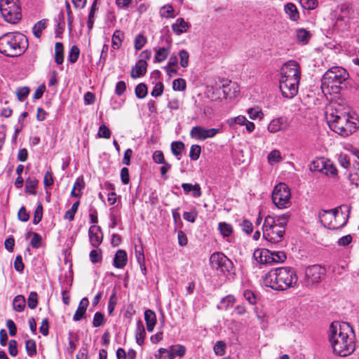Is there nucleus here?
Segmentation results:
<instances>
[{
  "instance_id": "50",
  "label": "nucleus",
  "mask_w": 359,
  "mask_h": 359,
  "mask_svg": "<svg viewBox=\"0 0 359 359\" xmlns=\"http://www.w3.org/2000/svg\"><path fill=\"white\" fill-rule=\"evenodd\" d=\"M28 307L34 309L38 305V294L36 292H31L27 299Z\"/></svg>"
},
{
  "instance_id": "24",
  "label": "nucleus",
  "mask_w": 359,
  "mask_h": 359,
  "mask_svg": "<svg viewBox=\"0 0 359 359\" xmlns=\"http://www.w3.org/2000/svg\"><path fill=\"white\" fill-rule=\"evenodd\" d=\"M189 27L190 25L183 18H180L172 25V29L176 34L180 35L185 32Z\"/></svg>"
},
{
  "instance_id": "54",
  "label": "nucleus",
  "mask_w": 359,
  "mask_h": 359,
  "mask_svg": "<svg viewBox=\"0 0 359 359\" xmlns=\"http://www.w3.org/2000/svg\"><path fill=\"white\" fill-rule=\"evenodd\" d=\"M135 254L137 263L142 264V262H145L143 247L142 244H140L139 246H135Z\"/></svg>"
},
{
  "instance_id": "64",
  "label": "nucleus",
  "mask_w": 359,
  "mask_h": 359,
  "mask_svg": "<svg viewBox=\"0 0 359 359\" xmlns=\"http://www.w3.org/2000/svg\"><path fill=\"white\" fill-rule=\"evenodd\" d=\"M163 90H164L163 83L162 82H158V83H156V85L154 86V87L151 93V95L152 97H159L163 94Z\"/></svg>"
},
{
  "instance_id": "34",
  "label": "nucleus",
  "mask_w": 359,
  "mask_h": 359,
  "mask_svg": "<svg viewBox=\"0 0 359 359\" xmlns=\"http://www.w3.org/2000/svg\"><path fill=\"white\" fill-rule=\"evenodd\" d=\"M124 38V34L121 30H116L111 39V46L114 49H118L121 46V42Z\"/></svg>"
},
{
  "instance_id": "25",
  "label": "nucleus",
  "mask_w": 359,
  "mask_h": 359,
  "mask_svg": "<svg viewBox=\"0 0 359 359\" xmlns=\"http://www.w3.org/2000/svg\"><path fill=\"white\" fill-rule=\"evenodd\" d=\"M186 353V348L180 344L172 345L169 347L168 359H174L176 356L182 357Z\"/></svg>"
},
{
  "instance_id": "11",
  "label": "nucleus",
  "mask_w": 359,
  "mask_h": 359,
  "mask_svg": "<svg viewBox=\"0 0 359 359\" xmlns=\"http://www.w3.org/2000/svg\"><path fill=\"white\" fill-rule=\"evenodd\" d=\"M271 198L278 208H286L291 205L290 189L285 183H279L274 187Z\"/></svg>"
},
{
  "instance_id": "6",
  "label": "nucleus",
  "mask_w": 359,
  "mask_h": 359,
  "mask_svg": "<svg viewBox=\"0 0 359 359\" xmlns=\"http://www.w3.org/2000/svg\"><path fill=\"white\" fill-rule=\"evenodd\" d=\"M348 72L341 67H332L327 70L321 79V89L325 94L339 93L345 88L348 79Z\"/></svg>"
},
{
  "instance_id": "62",
  "label": "nucleus",
  "mask_w": 359,
  "mask_h": 359,
  "mask_svg": "<svg viewBox=\"0 0 359 359\" xmlns=\"http://www.w3.org/2000/svg\"><path fill=\"white\" fill-rule=\"evenodd\" d=\"M300 4L305 9L313 10L318 6V2L317 0H300Z\"/></svg>"
},
{
  "instance_id": "38",
  "label": "nucleus",
  "mask_w": 359,
  "mask_h": 359,
  "mask_svg": "<svg viewBox=\"0 0 359 359\" xmlns=\"http://www.w3.org/2000/svg\"><path fill=\"white\" fill-rule=\"evenodd\" d=\"M174 8L172 5H165L161 8L160 15L162 18H175Z\"/></svg>"
},
{
  "instance_id": "33",
  "label": "nucleus",
  "mask_w": 359,
  "mask_h": 359,
  "mask_svg": "<svg viewBox=\"0 0 359 359\" xmlns=\"http://www.w3.org/2000/svg\"><path fill=\"white\" fill-rule=\"evenodd\" d=\"M64 60V48L60 42L55 45V61L57 65H62Z\"/></svg>"
},
{
  "instance_id": "35",
  "label": "nucleus",
  "mask_w": 359,
  "mask_h": 359,
  "mask_svg": "<svg viewBox=\"0 0 359 359\" xmlns=\"http://www.w3.org/2000/svg\"><path fill=\"white\" fill-rule=\"evenodd\" d=\"M184 148L185 145L181 141H175L171 143L172 153L177 158L178 160L180 159L182 152L184 149Z\"/></svg>"
},
{
  "instance_id": "44",
  "label": "nucleus",
  "mask_w": 359,
  "mask_h": 359,
  "mask_svg": "<svg viewBox=\"0 0 359 359\" xmlns=\"http://www.w3.org/2000/svg\"><path fill=\"white\" fill-rule=\"evenodd\" d=\"M137 98H144L147 95V87L144 83H139L135 90Z\"/></svg>"
},
{
  "instance_id": "45",
  "label": "nucleus",
  "mask_w": 359,
  "mask_h": 359,
  "mask_svg": "<svg viewBox=\"0 0 359 359\" xmlns=\"http://www.w3.org/2000/svg\"><path fill=\"white\" fill-rule=\"evenodd\" d=\"M201 153V147L198 144H193L190 148L189 157L192 161L199 158Z\"/></svg>"
},
{
  "instance_id": "8",
  "label": "nucleus",
  "mask_w": 359,
  "mask_h": 359,
  "mask_svg": "<svg viewBox=\"0 0 359 359\" xmlns=\"http://www.w3.org/2000/svg\"><path fill=\"white\" fill-rule=\"evenodd\" d=\"M332 130L339 135L346 137L354 133L358 126V121L353 117L334 116V118L327 120Z\"/></svg>"
},
{
  "instance_id": "1",
  "label": "nucleus",
  "mask_w": 359,
  "mask_h": 359,
  "mask_svg": "<svg viewBox=\"0 0 359 359\" xmlns=\"http://www.w3.org/2000/svg\"><path fill=\"white\" fill-rule=\"evenodd\" d=\"M328 338L337 355L346 357L355 351V334L348 323L332 322L330 325Z\"/></svg>"
},
{
  "instance_id": "31",
  "label": "nucleus",
  "mask_w": 359,
  "mask_h": 359,
  "mask_svg": "<svg viewBox=\"0 0 359 359\" xmlns=\"http://www.w3.org/2000/svg\"><path fill=\"white\" fill-rule=\"evenodd\" d=\"M26 192L34 195L38 185V180L35 177H29L25 181Z\"/></svg>"
},
{
  "instance_id": "51",
  "label": "nucleus",
  "mask_w": 359,
  "mask_h": 359,
  "mask_svg": "<svg viewBox=\"0 0 359 359\" xmlns=\"http://www.w3.org/2000/svg\"><path fill=\"white\" fill-rule=\"evenodd\" d=\"M43 217V206L41 203H39L37 207L35 209L33 219V224H39Z\"/></svg>"
},
{
  "instance_id": "21",
  "label": "nucleus",
  "mask_w": 359,
  "mask_h": 359,
  "mask_svg": "<svg viewBox=\"0 0 359 359\" xmlns=\"http://www.w3.org/2000/svg\"><path fill=\"white\" fill-rule=\"evenodd\" d=\"M295 36L297 42L301 45L307 44L311 38V32L304 28L297 29Z\"/></svg>"
},
{
  "instance_id": "20",
  "label": "nucleus",
  "mask_w": 359,
  "mask_h": 359,
  "mask_svg": "<svg viewBox=\"0 0 359 359\" xmlns=\"http://www.w3.org/2000/svg\"><path fill=\"white\" fill-rule=\"evenodd\" d=\"M128 262V255L124 250H118L114 256L113 265L115 268L123 269Z\"/></svg>"
},
{
  "instance_id": "58",
  "label": "nucleus",
  "mask_w": 359,
  "mask_h": 359,
  "mask_svg": "<svg viewBox=\"0 0 359 359\" xmlns=\"http://www.w3.org/2000/svg\"><path fill=\"white\" fill-rule=\"evenodd\" d=\"M267 158L270 163H273L279 162L282 158L280 152L277 149H274L269 153V154L267 156Z\"/></svg>"
},
{
  "instance_id": "5",
  "label": "nucleus",
  "mask_w": 359,
  "mask_h": 359,
  "mask_svg": "<svg viewBox=\"0 0 359 359\" xmlns=\"http://www.w3.org/2000/svg\"><path fill=\"white\" fill-rule=\"evenodd\" d=\"M289 217L288 214L276 217L266 216L262 226L263 237L271 244L280 243L284 238Z\"/></svg>"
},
{
  "instance_id": "61",
  "label": "nucleus",
  "mask_w": 359,
  "mask_h": 359,
  "mask_svg": "<svg viewBox=\"0 0 359 359\" xmlns=\"http://www.w3.org/2000/svg\"><path fill=\"white\" fill-rule=\"evenodd\" d=\"M42 244V237L38 233H34L30 241V245L35 249H38Z\"/></svg>"
},
{
  "instance_id": "40",
  "label": "nucleus",
  "mask_w": 359,
  "mask_h": 359,
  "mask_svg": "<svg viewBox=\"0 0 359 359\" xmlns=\"http://www.w3.org/2000/svg\"><path fill=\"white\" fill-rule=\"evenodd\" d=\"M235 302V297L233 295H227L225 297L222 298L220 301V304L218 305L217 308L219 309H225L226 310L231 304Z\"/></svg>"
},
{
  "instance_id": "28",
  "label": "nucleus",
  "mask_w": 359,
  "mask_h": 359,
  "mask_svg": "<svg viewBox=\"0 0 359 359\" xmlns=\"http://www.w3.org/2000/svg\"><path fill=\"white\" fill-rule=\"evenodd\" d=\"M182 187L186 194H188L191 191H193L192 195L195 198H198L202 195L201 187L198 184H195L194 185H193L191 184L183 183L182 184Z\"/></svg>"
},
{
  "instance_id": "12",
  "label": "nucleus",
  "mask_w": 359,
  "mask_h": 359,
  "mask_svg": "<svg viewBox=\"0 0 359 359\" xmlns=\"http://www.w3.org/2000/svg\"><path fill=\"white\" fill-rule=\"evenodd\" d=\"M351 109L342 100L340 102H332L325 112L326 118L332 119L334 116H345L350 115Z\"/></svg>"
},
{
  "instance_id": "63",
  "label": "nucleus",
  "mask_w": 359,
  "mask_h": 359,
  "mask_svg": "<svg viewBox=\"0 0 359 359\" xmlns=\"http://www.w3.org/2000/svg\"><path fill=\"white\" fill-rule=\"evenodd\" d=\"M29 88L27 86L18 88L16 90V95L20 101H23L29 95Z\"/></svg>"
},
{
  "instance_id": "15",
  "label": "nucleus",
  "mask_w": 359,
  "mask_h": 359,
  "mask_svg": "<svg viewBox=\"0 0 359 359\" xmlns=\"http://www.w3.org/2000/svg\"><path fill=\"white\" fill-rule=\"evenodd\" d=\"M289 127V121L287 117L280 116L273 118L268 125L267 130L271 133H275L279 131H285Z\"/></svg>"
},
{
  "instance_id": "32",
  "label": "nucleus",
  "mask_w": 359,
  "mask_h": 359,
  "mask_svg": "<svg viewBox=\"0 0 359 359\" xmlns=\"http://www.w3.org/2000/svg\"><path fill=\"white\" fill-rule=\"evenodd\" d=\"M26 305L25 298L22 295H17L15 297L13 302V309L17 312H22Z\"/></svg>"
},
{
  "instance_id": "23",
  "label": "nucleus",
  "mask_w": 359,
  "mask_h": 359,
  "mask_svg": "<svg viewBox=\"0 0 359 359\" xmlns=\"http://www.w3.org/2000/svg\"><path fill=\"white\" fill-rule=\"evenodd\" d=\"M85 187V182L82 176L79 177L76 179L72 190L71 191V196L75 198H79L81 196V191Z\"/></svg>"
},
{
  "instance_id": "46",
  "label": "nucleus",
  "mask_w": 359,
  "mask_h": 359,
  "mask_svg": "<svg viewBox=\"0 0 359 359\" xmlns=\"http://www.w3.org/2000/svg\"><path fill=\"white\" fill-rule=\"evenodd\" d=\"M327 176L331 177H337V170L334 165L330 161L327 160L326 163V168L323 172Z\"/></svg>"
},
{
  "instance_id": "57",
  "label": "nucleus",
  "mask_w": 359,
  "mask_h": 359,
  "mask_svg": "<svg viewBox=\"0 0 359 359\" xmlns=\"http://www.w3.org/2000/svg\"><path fill=\"white\" fill-rule=\"evenodd\" d=\"M179 56L180 57V65L182 67H187L189 65V53L185 50H182L179 53Z\"/></svg>"
},
{
  "instance_id": "2",
  "label": "nucleus",
  "mask_w": 359,
  "mask_h": 359,
  "mask_svg": "<svg viewBox=\"0 0 359 359\" xmlns=\"http://www.w3.org/2000/svg\"><path fill=\"white\" fill-rule=\"evenodd\" d=\"M301 71L297 62L289 60L280 69V90L283 97H294L298 93Z\"/></svg>"
},
{
  "instance_id": "19",
  "label": "nucleus",
  "mask_w": 359,
  "mask_h": 359,
  "mask_svg": "<svg viewBox=\"0 0 359 359\" xmlns=\"http://www.w3.org/2000/svg\"><path fill=\"white\" fill-rule=\"evenodd\" d=\"M88 304L89 301L86 297H83L80 301L79 306L73 316V320L74 321H80L82 318H85Z\"/></svg>"
},
{
  "instance_id": "9",
  "label": "nucleus",
  "mask_w": 359,
  "mask_h": 359,
  "mask_svg": "<svg viewBox=\"0 0 359 359\" xmlns=\"http://www.w3.org/2000/svg\"><path fill=\"white\" fill-rule=\"evenodd\" d=\"M0 12L7 22L18 23L22 18L20 0H0Z\"/></svg>"
},
{
  "instance_id": "55",
  "label": "nucleus",
  "mask_w": 359,
  "mask_h": 359,
  "mask_svg": "<svg viewBox=\"0 0 359 359\" xmlns=\"http://www.w3.org/2000/svg\"><path fill=\"white\" fill-rule=\"evenodd\" d=\"M240 226L242 231L245 232L247 234H250L253 231L252 223L247 219H243L241 222Z\"/></svg>"
},
{
  "instance_id": "14",
  "label": "nucleus",
  "mask_w": 359,
  "mask_h": 359,
  "mask_svg": "<svg viewBox=\"0 0 359 359\" xmlns=\"http://www.w3.org/2000/svg\"><path fill=\"white\" fill-rule=\"evenodd\" d=\"M220 132L219 128H205L202 126H194L190 131V136L200 141H204L208 138L214 137L217 133Z\"/></svg>"
},
{
  "instance_id": "56",
  "label": "nucleus",
  "mask_w": 359,
  "mask_h": 359,
  "mask_svg": "<svg viewBox=\"0 0 359 359\" xmlns=\"http://www.w3.org/2000/svg\"><path fill=\"white\" fill-rule=\"evenodd\" d=\"M172 88L174 90L182 91L186 89V81L184 79H177L172 82Z\"/></svg>"
},
{
  "instance_id": "17",
  "label": "nucleus",
  "mask_w": 359,
  "mask_h": 359,
  "mask_svg": "<svg viewBox=\"0 0 359 359\" xmlns=\"http://www.w3.org/2000/svg\"><path fill=\"white\" fill-rule=\"evenodd\" d=\"M271 250L257 249L254 252L253 257L259 264H271Z\"/></svg>"
},
{
  "instance_id": "26",
  "label": "nucleus",
  "mask_w": 359,
  "mask_h": 359,
  "mask_svg": "<svg viewBox=\"0 0 359 359\" xmlns=\"http://www.w3.org/2000/svg\"><path fill=\"white\" fill-rule=\"evenodd\" d=\"M146 337V332L142 322L139 320L137 322L136 330H135V339L136 342L139 345H142Z\"/></svg>"
},
{
  "instance_id": "43",
  "label": "nucleus",
  "mask_w": 359,
  "mask_h": 359,
  "mask_svg": "<svg viewBox=\"0 0 359 359\" xmlns=\"http://www.w3.org/2000/svg\"><path fill=\"white\" fill-rule=\"evenodd\" d=\"M219 230L224 237H229L233 231L232 226L226 222L219 224Z\"/></svg>"
},
{
  "instance_id": "4",
  "label": "nucleus",
  "mask_w": 359,
  "mask_h": 359,
  "mask_svg": "<svg viewBox=\"0 0 359 359\" xmlns=\"http://www.w3.org/2000/svg\"><path fill=\"white\" fill-rule=\"evenodd\" d=\"M28 46L26 36L18 32H8L0 36V53L6 57L22 55Z\"/></svg>"
},
{
  "instance_id": "3",
  "label": "nucleus",
  "mask_w": 359,
  "mask_h": 359,
  "mask_svg": "<svg viewBox=\"0 0 359 359\" xmlns=\"http://www.w3.org/2000/svg\"><path fill=\"white\" fill-rule=\"evenodd\" d=\"M296 271L290 267H280L270 270L264 277L265 286L275 290H285L297 285Z\"/></svg>"
},
{
  "instance_id": "37",
  "label": "nucleus",
  "mask_w": 359,
  "mask_h": 359,
  "mask_svg": "<svg viewBox=\"0 0 359 359\" xmlns=\"http://www.w3.org/2000/svg\"><path fill=\"white\" fill-rule=\"evenodd\" d=\"M79 204H80L79 201H77L75 203H74L72 208L69 210H68L67 211H66V212L64 215V218L69 221L74 220V215L78 210Z\"/></svg>"
},
{
  "instance_id": "52",
  "label": "nucleus",
  "mask_w": 359,
  "mask_h": 359,
  "mask_svg": "<svg viewBox=\"0 0 359 359\" xmlns=\"http://www.w3.org/2000/svg\"><path fill=\"white\" fill-rule=\"evenodd\" d=\"M214 351L217 355H224L226 352V344L223 341H218L214 346Z\"/></svg>"
},
{
  "instance_id": "18",
  "label": "nucleus",
  "mask_w": 359,
  "mask_h": 359,
  "mask_svg": "<svg viewBox=\"0 0 359 359\" xmlns=\"http://www.w3.org/2000/svg\"><path fill=\"white\" fill-rule=\"evenodd\" d=\"M147 63L144 60H140L135 66L132 67L130 76L133 79L139 78L147 72Z\"/></svg>"
},
{
  "instance_id": "29",
  "label": "nucleus",
  "mask_w": 359,
  "mask_h": 359,
  "mask_svg": "<svg viewBox=\"0 0 359 359\" xmlns=\"http://www.w3.org/2000/svg\"><path fill=\"white\" fill-rule=\"evenodd\" d=\"M154 50L156 51V55L154 57L155 62H161L164 61L170 54V49L168 48H155Z\"/></svg>"
},
{
  "instance_id": "60",
  "label": "nucleus",
  "mask_w": 359,
  "mask_h": 359,
  "mask_svg": "<svg viewBox=\"0 0 359 359\" xmlns=\"http://www.w3.org/2000/svg\"><path fill=\"white\" fill-rule=\"evenodd\" d=\"M243 297L252 305H255L257 303L255 294L250 290H244Z\"/></svg>"
},
{
  "instance_id": "47",
  "label": "nucleus",
  "mask_w": 359,
  "mask_h": 359,
  "mask_svg": "<svg viewBox=\"0 0 359 359\" xmlns=\"http://www.w3.org/2000/svg\"><path fill=\"white\" fill-rule=\"evenodd\" d=\"M147 43V38L141 34L136 36L134 41V46L136 50H141Z\"/></svg>"
},
{
  "instance_id": "49",
  "label": "nucleus",
  "mask_w": 359,
  "mask_h": 359,
  "mask_svg": "<svg viewBox=\"0 0 359 359\" xmlns=\"http://www.w3.org/2000/svg\"><path fill=\"white\" fill-rule=\"evenodd\" d=\"M247 118L244 116H238L234 118H230L227 120V123L229 126L232 127L236 124L240 125V126H244L245 123H247Z\"/></svg>"
},
{
  "instance_id": "30",
  "label": "nucleus",
  "mask_w": 359,
  "mask_h": 359,
  "mask_svg": "<svg viewBox=\"0 0 359 359\" xmlns=\"http://www.w3.org/2000/svg\"><path fill=\"white\" fill-rule=\"evenodd\" d=\"M327 160L324 158H316L312 161L310 165V170L311 171H318L323 172L326 168V163Z\"/></svg>"
},
{
  "instance_id": "41",
  "label": "nucleus",
  "mask_w": 359,
  "mask_h": 359,
  "mask_svg": "<svg viewBox=\"0 0 359 359\" xmlns=\"http://www.w3.org/2000/svg\"><path fill=\"white\" fill-rule=\"evenodd\" d=\"M79 54L80 50L79 47L77 46H72L69 52L68 61L72 64L75 63L79 57Z\"/></svg>"
},
{
  "instance_id": "7",
  "label": "nucleus",
  "mask_w": 359,
  "mask_h": 359,
  "mask_svg": "<svg viewBox=\"0 0 359 359\" xmlns=\"http://www.w3.org/2000/svg\"><path fill=\"white\" fill-rule=\"evenodd\" d=\"M341 206L332 210H322L319 212L320 222L327 229L337 230L346 225L348 221V215L340 212Z\"/></svg>"
},
{
  "instance_id": "42",
  "label": "nucleus",
  "mask_w": 359,
  "mask_h": 359,
  "mask_svg": "<svg viewBox=\"0 0 359 359\" xmlns=\"http://www.w3.org/2000/svg\"><path fill=\"white\" fill-rule=\"evenodd\" d=\"M25 348L29 356L32 357L36 354V346L34 339H27L26 341Z\"/></svg>"
},
{
  "instance_id": "53",
  "label": "nucleus",
  "mask_w": 359,
  "mask_h": 359,
  "mask_svg": "<svg viewBox=\"0 0 359 359\" xmlns=\"http://www.w3.org/2000/svg\"><path fill=\"white\" fill-rule=\"evenodd\" d=\"M105 323L104 315L100 312H96L93 320V325L94 327L102 326Z\"/></svg>"
},
{
  "instance_id": "22",
  "label": "nucleus",
  "mask_w": 359,
  "mask_h": 359,
  "mask_svg": "<svg viewBox=\"0 0 359 359\" xmlns=\"http://www.w3.org/2000/svg\"><path fill=\"white\" fill-rule=\"evenodd\" d=\"M144 320L147 331L152 332L156 325V315L155 312L151 309H147L144 311Z\"/></svg>"
},
{
  "instance_id": "39",
  "label": "nucleus",
  "mask_w": 359,
  "mask_h": 359,
  "mask_svg": "<svg viewBox=\"0 0 359 359\" xmlns=\"http://www.w3.org/2000/svg\"><path fill=\"white\" fill-rule=\"evenodd\" d=\"M271 264L282 263L286 259V254L283 251H271Z\"/></svg>"
},
{
  "instance_id": "27",
  "label": "nucleus",
  "mask_w": 359,
  "mask_h": 359,
  "mask_svg": "<svg viewBox=\"0 0 359 359\" xmlns=\"http://www.w3.org/2000/svg\"><path fill=\"white\" fill-rule=\"evenodd\" d=\"M284 11L289 15L292 21H297L299 18V13L296 6L292 3H287L284 6Z\"/></svg>"
},
{
  "instance_id": "48",
  "label": "nucleus",
  "mask_w": 359,
  "mask_h": 359,
  "mask_svg": "<svg viewBox=\"0 0 359 359\" xmlns=\"http://www.w3.org/2000/svg\"><path fill=\"white\" fill-rule=\"evenodd\" d=\"M96 10V0L93 3L89 14H88V19L87 22V26L88 28V30H91L93 27L94 24V17H95V12Z\"/></svg>"
},
{
  "instance_id": "13",
  "label": "nucleus",
  "mask_w": 359,
  "mask_h": 359,
  "mask_svg": "<svg viewBox=\"0 0 359 359\" xmlns=\"http://www.w3.org/2000/svg\"><path fill=\"white\" fill-rule=\"evenodd\" d=\"M325 273V269L320 265L315 264L307 267L305 270L306 284L310 285L319 283Z\"/></svg>"
},
{
  "instance_id": "10",
  "label": "nucleus",
  "mask_w": 359,
  "mask_h": 359,
  "mask_svg": "<svg viewBox=\"0 0 359 359\" xmlns=\"http://www.w3.org/2000/svg\"><path fill=\"white\" fill-rule=\"evenodd\" d=\"M210 264L212 269L226 276L231 273L233 268L232 262L220 252L212 254L210 257Z\"/></svg>"
},
{
  "instance_id": "59",
  "label": "nucleus",
  "mask_w": 359,
  "mask_h": 359,
  "mask_svg": "<svg viewBox=\"0 0 359 359\" xmlns=\"http://www.w3.org/2000/svg\"><path fill=\"white\" fill-rule=\"evenodd\" d=\"M117 304L116 292L115 290L113 291L108 303V311L109 314L111 315L114 311L115 306Z\"/></svg>"
},
{
  "instance_id": "36",
  "label": "nucleus",
  "mask_w": 359,
  "mask_h": 359,
  "mask_svg": "<svg viewBox=\"0 0 359 359\" xmlns=\"http://www.w3.org/2000/svg\"><path fill=\"white\" fill-rule=\"evenodd\" d=\"M47 25L46 20L43 19L39 21L33 27V34L35 37L39 39L41 36L42 31L46 29Z\"/></svg>"
},
{
  "instance_id": "16",
  "label": "nucleus",
  "mask_w": 359,
  "mask_h": 359,
  "mask_svg": "<svg viewBox=\"0 0 359 359\" xmlns=\"http://www.w3.org/2000/svg\"><path fill=\"white\" fill-rule=\"evenodd\" d=\"M88 237L91 245L95 248H97L103 240L101 227L97 225H92L88 230Z\"/></svg>"
}]
</instances>
